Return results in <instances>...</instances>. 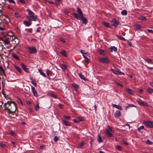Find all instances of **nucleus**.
Instances as JSON below:
<instances>
[{
    "label": "nucleus",
    "instance_id": "nucleus-1",
    "mask_svg": "<svg viewBox=\"0 0 153 153\" xmlns=\"http://www.w3.org/2000/svg\"><path fill=\"white\" fill-rule=\"evenodd\" d=\"M4 109L9 113H13L17 109L16 105L14 102L7 101L4 104Z\"/></svg>",
    "mask_w": 153,
    "mask_h": 153
},
{
    "label": "nucleus",
    "instance_id": "nucleus-2",
    "mask_svg": "<svg viewBox=\"0 0 153 153\" xmlns=\"http://www.w3.org/2000/svg\"><path fill=\"white\" fill-rule=\"evenodd\" d=\"M77 11L78 14L74 13L73 15L75 18H76L77 20H79L80 19V17H82L83 16V13L80 8L79 7L77 8Z\"/></svg>",
    "mask_w": 153,
    "mask_h": 153
},
{
    "label": "nucleus",
    "instance_id": "nucleus-3",
    "mask_svg": "<svg viewBox=\"0 0 153 153\" xmlns=\"http://www.w3.org/2000/svg\"><path fill=\"white\" fill-rule=\"evenodd\" d=\"M99 61L103 63L109 64L110 62V60L107 57H101L100 58Z\"/></svg>",
    "mask_w": 153,
    "mask_h": 153
},
{
    "label": "nucleus",
    "instance_id": "nucleus-4",
    "mask_svg": "<svg viewBox=\"0 0 153 153\" xmlns=\"http://www.w3.org/2000/svg\"><path fill=\"white\" fill-rule=\"evenodd\" d=\"M27 18L29 21H36L38 20L37 16L35 15L30 16H27Z\"/></svg>",
    "mask_w": 153,
    "mask_h": 153
},
{
    "label": "nucleus",
    "instance_id": "nucleus-5",
    "mask_svg": "<svg viewBox=\"0 0 153 153\" xmlns=\"http://www.w3.org/2000/svg\"><path fill=\"white\" fill-rule=\"evenodd\" d=\"M136 102L140 105L145 106H147L148 105V104L146 102L142 101L140 99H137L136 100Z\"/></svg>",
    "mask_w": 153,
    "mask_h": 153
},
{
    "label": "nucleus",
    "instance_id": "nucleus-6",
    "mask_svg": "<svg viewBox=\"0 0 153 153\" xmlns=\"http://www.w3.org/2000/svg\"><path fill=\"white\" fill-rule=\"evenodd\" d=\"M143 123L146 126H148L150 128H153V121H144L143 122Z\"/></svg>",
    "mask_w": 153,
    "mask_h": 153
},
{
    "label": "nucleus",
    "instance_id": "nucleus-7",
    "mask_svg": "<svg viewBox=\"0 0 153 153\" xmlns=\"http://www.w3.org/2000/svg\"><path fill=\"white\" fill-rule=\"evenodd\" d=\"M111 71H112L113 73L114 74H116L117 75H124L125 74L122 72L120 71H119V70H114V69L112 68H111Z\"/></svg>",
    "mask_w": 153,
    "mask_h": 153
},
{
    "label": "nucleus",
    "instance_id": "nucleus-8",
    "mask_svg": "<svg viewBox=\"0 0 153 153\" xmlns=\"http://www.w3.org/2000/svg\"><path fill=\"white\" fill-rule=\"evenodd\" d=\"M111 25L112 26H114L115 27H117L119 24V22L117 20L115 19H113L111 21Z\"/></svg>",
    "mask_w": 153,
    "mask_h": 153
},
{
    "label": "nucleus",
    "instance_id": "nucleus-9",
    "mask_svg": "<svg viewBox=\"0 0 153 153\" xmlns=\"http://www.w3.org/2000/svg\"><path fill=\"white\" fill-rule=\"evenodd\" d=\"M28 49L30 53H37V50L34 47H29L28 48Z\"/></svg>",
    "mask_w": 153,
    "mask_h": 153
},
{
    "label": "nucleus",
    "instance_id": "nucleus-10",
    "mask_svg": "<svg viewBox=\"0 0 153 153\" xmlns=\"http://www.w3.org/2000/svg\"><path fill=\"white\" fill-rule=\"evenodd\" d=\"M106 131V134L107 135V136L109 137H114V135L110 131L108 130H105Z\"/></svg>",
    "mask_w": 153,
    "mask_h": 153
},
{
    "label": "nucleus",
    "instance_id": "nucleus-11",
    "mask_svg": "<svg viewBox=\"0 0 153 153\" xmlns=\"http://www.w3.org/2000/svg\"><path fill=\"white\" fill-rule=\"evenodd\" d=\"M21 66L22 67L23 70L26 72L27 73H29V71L28 70V68L26 67V66L24 64L22 63L21 64Z\"/></svg>",
    "mask_w": 153,
    "mask_h": 153
},
{
    "label": "nucleus",
    "instance_id": "nucleus-12",
    "mask_svg": "<svg viewBox=\"0 0 153 153\" xmlns=\"http://www.w3.org/2000/svg\"><path fill=\"white\" fill-rule=\"evenodd\" d=\"M62 124L66 126H71V123L70 122L66 120H64L63 119H62Z\"/></svg>",
    "mask_w": 153,
    "mask_h": 153
},
{
    "label": "nucleus",
    "instance_id": "nucleus-13",
    "mask_svg": "<svg viewBox=\"0 0 153 153\" xmlns=\"http://www.w3.org/2000/svg\"><path fill=\"white\" fill-rule=\"evenodd\" d=\"M31 89L33 95L36 97H38L37 92L36 91L35 88L34 87H32Z\"/></svg>",
    "mask_w": 153,
    "mask_h": 153
},
{
    "label": "nucleus",
    "instance_id": "nucleus-14",
    "mask_svg": "<svg viewBox=\"0 0 153 153\" xmlns=\"http://www.w3.org/2000/svg\"><path fill=\"white\" fill-rule=\"evenodd\" d=\"M23 24L26 26H29L31 25L32 22L29 20L28 21H24L23 22Z\"/></svg>",
    "mask_w": 153,
    "mask_h": 153
},
{
    "label": "nucleus",
    "instance_id": "nucleus-15",
    "mask_svg": "<svg viewBox=\"0 0 153 153\" xmlns=\"http://www.w3.org/2000/svg\"><path fill=\"white\" fill-rule=\"evenodd\" d=\"M102 24L104 25V26L107 27L111 28V26L110 24L108 22H102Z\"/></svg>",
    "mask_w": 153,
    "mask_h": 153
},
{
    "label": "nucleus",
    "instance_id": "nucleus-16",
    "mask_svg": "<svg viewBox=\"0 0 153 153\" xmlns=\"http://www.w3.org/2000/svg\"><path fill=\"white\" fill-rule=\"evenodd\" d=\"M121 115V113L119 111H117L114 113V116L116 118H118Z\"/></svg>",
    "mask_w": 153,
    "mask_h": 153
},
{
    "label": "nucleus",
    "instance_id": "nucleus-17",
    "mask_svg": "<svg viewBox=\"0 0 153 153\" xmlns=\"http://www.w3.org/2000/svg\"><path fill=\"white\" fill-rule=\"evenodd\" d=\"M79 19L81 20L82 21V23L86 24L87 22V20L85 17H83V16L82 17H80V19Z\"/></svg>",
    "mask_w": 153,
    "mask_h": 153
},
{
    "label": "nucleus",
    "instance_id": "nucleus-18",
    "mask_svg": "<svg viewBox=\"0 0 153 153\" xmlns=\"http://www.w3.org/2000/svg\"><path fill=\"white\" fill-rule=\"evenodd\" d=\"M112 105L115 108H116L119 109L120 110H122L123 109V108L122 107L119 105H116L115 104H112Z\"/></svg>",
    "mask_w": 153,
    "mask_h": 153
},
{
    "label": "nucleus",
    "instance_id": "nucleus-19",
    "mask_svg": "<svg viewBox=\"0 0 153 153\" xmlns=\"http://www.w3.org/2000/svg\"><path fill=\"white\" fill-rule=\"evenodd\" d=\"M126 91L130 94H133L134 91L131 89L128 88H127L126 90Z\"/></svg>",
    "mask_w": 153,
    "mask_h": 153
},
{
    "label": "nucleus",
    "instance_id": "nucleus-20",
    "mask_svg": "<svg viewBox=\"0 0 153 153\" xmlns=\"http://www.w3.org/2000/svg\"><path fill=\"white\" fill-rule=\"evenodd\" d=\"M3 41L5 44L8 45L10 44V41L9 38H5Z\"/></svg>",
    "mask_w": 153,
    "mask_h": 153
},
{
    "label": "nucleus",
    "instance_id": "nucleus-21",
    "mask_svg": "<svg viewBox=\"0 0 153 153\" xmlns=\"http://www.w3.org/2000/svg\"><path fill=\"white\" fill-rule=\"evenodd\" d=\"M26 10L27 11L28 13V15L27 16H30L35 15V13L33 12L32 11H31L30 9H28Z\"/></svg>",
    "mask_w": 153,
    "mask_h": 153
},
{
    "label": "nucleus",
    "instance_id": "nucleus-22",
    "mask_svg": "<svg viewBox=\"0 0 153 153\" xmlns=\"http://www.w3.org/2000/svg\"><path fill=\"white\" fill-rule=\"evenodd\" d=\"M14 67L20 73H21L22 71V70L21 69V68L18 66L14 65Z\"/></svg>",
    "mask_w": 153,
    "mask_h": 153
},
{
    "label": "nucleus",
    "instance_id": "nucleus-23",
    "mask_svg": "<svg viewBox=\"0 0 153 153\" xmlns=\"http://www.w3.org/2000/svg\"><path fill=\"white\" fill-rule=\"evenodd\" d=\"M60 54L63 56L66 57L67 56V52L64 50L62 51H61Z\"/></svg>",
    "mask_w": 153,
    "mask_h": 153
},
{
    "label": "nucleus",
    "instance_id": "nucleus-24",
    "mask_svg": "<svg viewBox=\"0 0 153 153\" xmlns=\"http://www.w3.org/2000/svg\"><path fill=\"white\" fill-rule=\"evenodd\" d=\"M78 75L79 77L82 79L88 81V79L85 78L84 76L82 75V74L79 73L78 74Z\"/></svg>",
    "mask_w": 153,
    "mask_h": 153
},
{
    "label": "nucleus",
    "instance_id": "nucleus-25",
    "mask_svg": "<svg viewBox=\"0 0 153 153\" xmlns=\"http://www.w3.org/2000/svg\"><path fill=\"white\" fill-rule=\"evenodd\" d=\"M72 85L74 88L75 90L76 91L79 88V85L75 83H73L72 84Z\"/></svg>",
    "mask_w": 153,
    "mask_h": 153
},
{
    "label": "nucleus",
    "instance_id": "nucleus-26",
    "mask_svg": "<svg viewBox=\"0 0 153 153\" xmlns=\"http://www.w3.org/2000/svg\"><path fill=\"white\" fill-rule=\"evenodd\" d=\"M110 49L111 51L112 52H113V51H117V48L115 46L111 47L110 48Z\"/></svg>",
    "mask_w": 153,
    "mask_h": 153
},
{
    "label": "nucleus",
    "instance_id": "nucleus-27",
    "mask_svg": "<svg viewBox=\"0 0 153 153\" xmlns=\"http://www.w3.org/2000/svg\"><path fill=\"white\" fill-rule=\"evenodd\" d=\"M105 130H108L109 131H110V132L111 131L113 132H114V130L112 129V128L109 126H107V128Z\"/></svg>",
    "mask_w": 153,
    "mask_h": 153
},
{
    "label": "nucleus",
    "instance_id": "nucleus-28",
    "mask_svg": "<svg viewBox=\"0 0 153 153\" xmlns=\"http://www.w3.org/2000/svg\"><path fill=\"white\" fill-rule=\"evenodd\" d=\"M135 29L137 30H139L140 28H142V26L139 25H135Z\"/></svg>",
    "mask_w": 153,
    "mask_h": 153
},
{
    "label": "nucleus",
    "instance_id": "nucleus-29",
    "mask_svg": "<svg viewBox=\"0 0 153 153\" xmlns=\"http://www.w3.org/2000/svg\"><path fill=\"white\" fill-rule=\"evenodd\" d=\"M98 137L97 139L98 141L100 143L102 142H103V140L102 139V138L101 136H100L99 135H98Z\"/></svg>",
    "mask_w": 153,
    "mask_h": 153
},
{
    "label": "nucleus",
    "instance_id": "nucleus-30",
    "mask_svg": "<svg viewBox=\"0 0 153 153\" xmlns=\"http://www.w3.org/2000/svg\"><path fill=\"white\" fill-rule=\"evenodd\" d=\"M85 144V141H83L81 143L78 144V147L80 148V147L83 146Z\"/></svg>",
    "mask_w": 153,
    "mask_h": 153
},
{
    "label": "nucleus",
    "instance_id": "nucleus-31",
    "mask_svg": "<svg viewBox=\"0 0 153 153\" xmlns=\"http://www.w3.org/2000/svg\"><path fill=\"white\" fill-rule=\"evenodd\" d=\"M13 57L15 59L17 60H20V59L18 56H17L15 54L13 53L12 54Z\"/></svg>",
    "mask_w": 153,
    "mask_h": 153
},
{
    "label": "nucleus",
    "instance_id": "nucleus-32",
    "mask_svg": "<svg viewBox=\"0 0 153 153\" xmlns=\"http://www.w3.org/2000/svg\"><path fill=\"white\" fill-rule=\"evenodd\" d=\"M116 148L120 151H122L123 149L122 146L119 145L116 146Z\"/></svg>",
    "mask_w": 153,
    "mask_h": 153
},
{
    "label": "nucleus",
    "instance_id": "nucleus-33",
    "mask_svg": "<svg viewBox=\"0 0 153 153\" xmlns=\"http://www.w3.org/2000/svg\"><path fill=\"white\" fill-rule=\"evenodd\" d=\"M144 59L145 60L146 62H147L148 63H151L152 64H153V62H152V60L150 59Z\"/></svg>",
    "mask_w": 153,
    "mask_h": 153
},
{
    "label": "nucleus",
    "instance_id": "nucleus-34",
    "mask_svg": "<svg viewBox=\"0 0 153 153\" xmlns=\"http://www.w3.org/2000/svg\"><path fill=\"white\" fill-rule=\"evenodd\" d=\"M117 36L119 39L123 41H125L126 40L125 38L121 36H119L117 35Z\"/></svg>",
    "mask_w": 153,
    "mask_h": 153
},
{
    "label": "nucleus",
    "instance_id": "nucleus-35",
    "mask_svg": "<svg viewBox=\"0 0 153 153\" xmlns=\"http://www.w3.org/2000/svg\"><path fill=\"white\" fill-rule=\"evenodd\" d=\"M147 92L151 94L153 92V89L151 88H148L146 89Z\"/></svg>",
    "mask_w": 153,
    "mask_h": 153
},
{
    "label": "nucleus",
    "instance_id": "nucleus-36",
    "mask_svg": "<svg viewBox=\"0 0 153 153\" xmlns=\"http://www.w3.org/2000/svg\"><path fill=\"white\" fill-rule=\"evenodd\" d=\"M61 68L63 69H65L67 68V66L65 64H62L60 65Z\"/></svg>",
    "mask_w": 153,
    "mask_h": 153
},
{
    "label": "nucleus",
    "instance_id": "nucleus-37",
    "mask_svg": "<svg viewBox=\"0 0 153 153\" xmlns=\"http://www.w3.org/2000/svg\"><path fill=\"white\" fill-rule=\"evenodd\" d=\"M30 79L32 80L31 81V83L34 85L36 87L37 85L36 83L35 82V80H33L32 78H30Z\"/></svg>",
    "mask_w": 153,
    "mask_h": 153
},
{
    "label": "nucleus",
    "instance_id": "nucleus-38",
    "mask_svg": "<svg viewBox=\"0 0 153 153\" xmlns=\"http://www.w3.org/2000/svg\"><path fill=\"white\" fill-rule=\"evenodd\" d=\"M39 71L40 73V74L42 75L43 76H46L44 72H43L41 69L39 70Z\"/></svg>",
    "mask_w": 153,
    "mask_h": 153
},
{
    "label": "nucleus",
    "instance_id": "nucleus-39",
    "mask_svg": "<svg viewBox=\"0 0 153 153\" xmlns=\"http://www.w3.org/2000/svg\"><path fill=\"white\" fill-rule=\"evenodd\" d=\"M99 52L100 54L103 55H104L105 54V52L103 50H102V49L100 50L99 51Z\"/></svg>",
    "mask_w": 153,
    "mask_h": 153
},
{
    "label": "nucleus",
    "instance_id": "nucleus-40",
    "mask_svg": "<svg viewBox=\"0 0 153 153\" xmlns=\"http://www.w3.org/2000/svg\"><path fill=\"white\" fill-rule=\"evenodd\" d=\"M121 14L123 15H126L127 14V11L126 10H123L121 11Z\"/></svg>",
    "mask_w": 153,
    "mask_h": 153
},
{
    "label": "nucleus",
    "instance_id": "nucleus-41",
    "mask_svg": "<svg viewBox=\"0 0 153 153\" xmlns=\"http://www.w3.org/2000/svg\"><path fill=\"white\" fill-rule=\"evenodd\" d=\"M14 15L16 18H19L21 17V16L19 13L16 12L14 13Z\"/></svg>",
    "mask_w": 153,
    "mask_h": 153
},
{
    "label": "nucleus",
    "instance_id": "nucleus-42",
    "mask_svg": "<svg viewBox=\"0 0 153 153\" xmlns=\"http://www.w3.org/2000/svg\"><path fill=\"white\" fill-rule=\"evenodd\" d=\"M10 134L11 136H15L16 134V133L13 131L12 130H10Z\"/></svg>",
    "mask_w": 153,
    "mask_h": 153
},
{
    "label": "nucleus",
    "instance_id": "nucleus-43",
    "mask_svg": "<svg viewBox=\"0 0 153 153\" xmlns=\"http://www.w3.org/2000/svg\"><path fill=\"white\" fill-rule=\"evenodd\" d=\"M39 104L37 103L36 105L35 106V108L36 111H37L39 109Z\"/></svg>",
    "mask_w": 153,
    "mask_h": 153
},
{
    "label": "nucleus",
    "instance_id": "nucleus-44",
    "mask_svg": "<svg viewBox=\"0 0 153 153\" xmlns=\"http://www.w3.org/2000/svg\"><path fill=\"white\" fill-rule=\"evenodd\" d=\"M78 120H79V122L83 121L84 120V118L82 117H79L78 118Z\"/></svg>",
    "mask_w": 153,
    "mask_h": 153
},
{
    "label": "nucleus",
    "instance_id": "nucleus-45",
    "mask_svg": "<svg viewBox=\"0 0 153 153\" xmlns=\"http://www.w3.org/2000/svg\"><path fill=\"white\" fill-rule=\"evenodd\" d=\"M135 107V106L133 104H129L128 105V106L126 107V110L129 107Z\"/></svg>",
    "mask_w": 153,
    "mask_h": 153
},
{
    "label": "nucleus",
    "instance_id": "nucleus-46",
    "mask_svg": "<svg viewBox=\"0 0 153 153\" xmlns=\"http://www.w3.org/2000/svg\"><path fill=\"white\" fill-rule=\"evenodd\" d=\"M144 126H141L140 127L138 128L137 129V130L138 131H140L141 130L143 129L144 128Z\"/></svg>",
    "mask_w": 153,
    "mask_h": 153
},
{
    "label": "nucleus",
    "instance_id": "nucleus-47",
    "mask_svg": "<svg viewBox=\"0 0 153 153\" xmlns=\"http://www.w3.org/2000/svg\"><path fill=\"white\" fill-rule=\"evenodd\" d=\"M18 1L22 4H26V2L25 0H18Z\"/></svg>",
    "mask_w": 153,
    "mask_h": 153
},
{
    "label": "nucleus",
    "instance_id": "nucleus-48",
    "mask_svg": "<svg viewBox=\"0 0 153 153\" xmlns=\"http://www.w3.org/2000/svg\"><path fill=\"white\" fill-rule=\"evenodd\" d=\"M59 138L56 136H55L54 137L53 140L55 142H56L57 141L59 140Z\"/></svg>",
    "mask_w": 153,
    "mask_h": 153
},
{
    "label": "nucleus",
    "instance_id": "nucleus-49",
    "mask_svg": "<svg viewBox=\"0 0 153 153\" xmlns=\"http://www.w3.org/2000/svg\"><path fill=\"white\" fill-rule=\"evenodd\" d=\"M146 143L147 144L149 145H151L153 143H152V142L149 140H147L146 141Z\"/></svg>",
    "mask_w": 153,
    "mask_h": 153
},
{
    "label": "nucleus",
    "instance_id": "nucleus-50",
    "mask_svg": "<svg viewBox=\"0 0 153 153\" xmlns=\"http://www.w3.org/2000/svg\"><path fill=\"white\" fill-rule=\"evenodd\" d=\"M85 51L84 50H81L80 51V52L82 54H86L87 56H88V55H89V54L88 53V52H86V53H84V51Z\"/></svg>",
    "mask_w": 153,
    "mask_h": 153
},
{
    "label": "nucleus",
    "instance_id": "nucleus-51",
    "mask_svg": "<svg viewBox=\"0 0 153 153\" xmlns=\"http://www.w3.org/2000/svg\"><path fill=\"white\" fill-rule=\"evenodd\" d=\"M50 95L52 97H53L55 98H56L57 97V96L56 95L53 94H50Z\"/></svg>",
    "mask_w": 153,
    "mask_h": 153
},
{
    "label": "nucleus",
    "instance_id": "nucleus-52",
    "mask_svg": "<svg viewBox=\"0 0 153 153\" xmlns=\"http://www.w3.org/2000/svg\"><path fill=\"white\" fill-rule=\"evenodd\" d=\"M9 2L15 4V2L14 0H7Z\"/></svg>",
    "mask_w": 153,
    "mask_h": 153
},
{
    "label": "nucleus",
    "instance_id": "nucleus-53",
    "mask_svg": "<svg viewBox=\"0 0 153 153\" xmlns=\"http://www.w3.org/2000/svg\"><path fill=\"white\" fill-rule=\"evenodd\" d=\"M58 105H59V107L61 108H64V105L63 104H62L60 103H59L58 104Z\"/></svg>",
    "mask_w": 153,
    "mask_h": 153
},
{
    "label": "nucleus",
    "instance_id": "nucleus-54",
    "mask_svg": "<svg viewBox=\"0 0 153 153\" xmlns=\"http://www.w3.org/2000/svg\"><path fill=\"white\" fill-rule=\"evenodd\" d=\"M74 123H78L79 122V121L78 120V118L76 119H74Z\"/></svg>",
    "mask_w": 153,
    "mask_h": 153
},
{
    "label": "nucleus",
    "instance_id": "nucleus-55",
    "mask_svg": "<svg viewBox=\"0 0 153 153\" xmlns=\"http://www.w3.org/2000/svg\"><path fill=\"white\" fill-rule=\"evenodd\" d=\"M149 33H153V30H150V29H147L146 30Z\"/></svg>",
    "mask_w": 153,
    "mask_h": 153
},
{
    "label": "nucleus",
    "instance_id": "nucleus-56",
    "mask_svg": "<svg viewBox=\"0 0 153 153\" xmlns=\"http://www.w3.org/2000/svg\"><path fill=\"white\" fill-rule=\"evenodd\" d=\"M7 8L11 10H13V8L10 5H8Z\"/></svg>",
    "mask_w": 153,
    "mask_h": 153
},
{
    "label": "nucleus",
    "instance_id": "nucleus-57",
    "mask_svg": "<svg viewBox=\"0 0 153 153\" xmlns=\"http://www.w3.org/2000/svg\"><path fill=\"white\" fill-rule=\"evenodd\" d=\"M64 117L67 120L70 119L71 118V117L69 116H64Z\"/></svg>",
    "mask_w": 153,
    "mask_h": 153
},
{
    "label": "nucleus",
    "instance_id": "nucleus-58",
    "mask_svg": "<svg viewBox=\"0 0 153 153\" xmlns=\"http://www.w3.org/2000/svg\"><path fill=\"white\" fill-rule=\"evenodd\" d=\"M11 144L13 145V146L14 147H16V143L14 142H11Z\"/></svg>",
    "mask_w": 153,
    "mask_h": 153
},
{
    "label": "nucleus",
    "instance_id": "nucleus-59",
    "mask_svg": "<svg viewBox=\"0 0 153 153\" xmlns=\"http://www.w3.org/2000/svg\"><path fill=\"white\" fill-rule=\"evenodd\" d=\"M49 69H47L46 70V73H47V76L48 77H49Z\"/></svg>",
    "mask_w": 153,
    "mask_h": 153
},
{
    "label": "nucleus",
    "instance_id": "nucleus-60",
    "mask_svg": "<svg viewBox=\"0 0 153 153\" xmlns=\"http://www.w3.org/2000/svg\"><path fill=\"white\" fill-rule=\"evenodd\" d=\"M85 59H86L85 60V62H87L88 63L90 61V60L87 57Z\"/></svg>",
    "mask_w": 153,
    "mask_h": 153
},
{
    "label": "nucleus",
    "instance_id": "nucleus-61",
    "mask_svg": "<svg viewBox=\"0 0 153 153\" xmlns=\"http://www.w3.org/2000/svg\"><path fill=\"white\" fill-rule=\"evenodd\" d=\"M146 18L145 17H143L141 18V20L143 21H145L146 20Z\"/></svg>",
    "mask_w": 153,
    "mask_h": 153
},
{
    "label": "nucleus",
    "instance_id": "nucleus-62",
    "mask_svg": "<svg viewBox=\"0 0 153 153\" xmlns=\"http://www.w3.org/2000/svg\"><path fill=\"white\" fill-rule=\"evenodd\" d=\"M40 148L41 149H45V147L43 146H40Z\"/></svg>",
    "mask_w": 153,
    "mask_h": 153
},
{
    "label": "nucleus",
    "instance_id": "nucleus-63",
    "mask_svg": "<svg viewBox=\"0 0 153 153\" xmlns=\"http://www.w3.org/2000/svg\"><path fill=\"white\" fill-rule=\"evenodd\" d=\"M40 30H41V28L40 27H39L37 28L36 31L37 32H40Z\"/></svg>",
    "mask_w": 153,
    "mask_h": 153
},
{
    "label": "nucleus",
    "instance_id": "nucleus-64",
    "mask_svg": "<svg viewBox=\"0 0 153 153\" xmlns=\"http://www.w3.org/2000/svg\"><path fill=\"white\" fill-rule=\"evenodd\" d=\"M116 83L118 85L121 86L122 87H123V86L120 83L117 82Z\"/></svg>",
    "mask_w": 153,
    "mask_h": 153
}]
</instances>
